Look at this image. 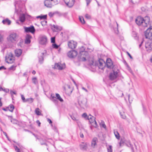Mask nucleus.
<instances>
[{"mask_svg":"<svg viewBox=\"0 0 152 152\" xmlns=\"http://www.w3.org/2000/svg\"><path fill=\"white\" fill-rule=\"evenodd\" d=\"M51 96H52L51 95ZM52 98L51 99V100L53 102H55L56 101V98L54 96H52Z\"/></svg>","mask_w":152,"mask_h":152,"instance_id":"nucleus-46","label":"nucleus"},{"mask_svg":"<svg viewBox=\"0 0 152 152\" xmlns=\"http://www.w3.org/2000/svg\"><path fill=\"white\" fill-rule=\"evenodd\" d=\"M82 89L83 90L85 91L86 92H88V90L86 88H85L83 87L82 88Z\"/></svg>","mask_w":152,"mask_h":152,"instance_id":"nucleus-61","label":"nucleus"},{"mask_svg":"<svg viewBox=\"0 0 152 152\" xmlns=\"http://www.w3.org/2000/svg\"><path fill=\"white\" fill-rule=\"evenodd\" d=\"M105 65V63L102 59H100L99 60V63L98 64V67L99 69H103Z\"/></svg>","mask_w":152,"mask_h":152,"instance_id":"nucleus-17","label":"nucleus"},{"mask_svg":"<svg viewBox=\"0 0 152 152\" xmlns=\"http://www.w3.org/2000/svg\"><path fill=\"white\" fill-rule=\"evenodd\" d=\"M79 20L80 22L83 24H84L85 23V21L84 18L82 17H79Z\"/></svg>","mask_w":152,"mask_h":152,"instance_id":"nucleus-35","label":"nucleus"},{"mask_svg":"<svg viewBox=\"0 0 152 152\" xmlns=\"http://www.w3.org/2000/svg\"><path fill=\"white\" fill-rule=\"evenodd\" d=\"M22 53V50L20 49H17L15 51V53L16 56L17 57L20 56Z\"/></svg>","mask_w":152,"mask_h":152,"instance_id":"nucleus-24","label":"nucleus"},{"mask_svg":"<svg viewBox=\"0 0 152 152\" xmlns=\"http://www.w3.org/2000/svg\"><path fill=\"white\" fill-rule=\"evenodd\" d=\"M150 18L149 17L146 16L144 18L140 17H137L136 19V23L138 26L146 27L149 24Z\"/></svg>","mask_w":152,"mask_h":152,"instance_id":"nucleus-2","label":"nucleus"},{"mask_svg":"<svg viewBox=\"0 0 152 152\" xmlns=\"http://www.w3.org/2000/svg\"><path fill=\"white\" fill-rule=\"evenodd\" d=\"M21 99L23 101V102H25V101L26 99H25V98L23 95H21Z\"/></svg>","mask_w":152,"mask_h":152,"instance_id":"nucleus-42","label":"nucleus"},{"mask_svg":"<svg viewBox=\"0 0 152 152\" xmlns=\"http://www.w3.org/2000/svg\"><path fill=\"white\" fill-rule=\"evenodd\" d=\"M56 96L57 99L61 102H63V99L61 97L60 95L58 94H56Z\"/></svg>","mask_w":152,"mask_h":152,"instance_id":"nucleus-30","label":"nucleus"},{"mask_svg":"<svg viewBox=\"0 0 152 152\" xmlns=\"http://www.w3.org/2000/svg\"><path fill=\"white\" fill-rule=\"evenodd\" d=\"M31 36L29 35H27L26 37L25 43L26 44H29L31 42L30 39L31 38Z\"/></svg>","mask_w":152,"mask_h":152,"instance_id":"nucleus-20","label":"nucleus"},{"mask_svg":"<svg viewBox=\"0 0 152 152\" xmlns=\"http://www.w3.org/2000/svg\"><path fill=\"white\" fill-rule=\"evenodd\" d=\"M82 116L83 117L85 118L86 119H88V117L87 114L86 113H84L83 114Z\"/></svg>","mask_w":152,"mask_h":152,"instance_id":"nucleus-41","label":"nucleus"},{"mask_svg":"<svg viewBox=\"0 0 152 152\" xmlns=\"http://www.w3.org/2000/svg\"><path fill=\"white\" fill-rule=\"evenodd\" d=\"M14 148L15 149V151L17 152H23L22 151H21L20 149H19V148H18L17 147V146H14Z\"/></svg>","mask_w":152,"mask_h":152,"instance_id":"nucleus-37","label":"nucleus"},{"mask_svg":"<svg viewBox=\"0 0 152 152\" xmlns=\"http://www.w3.org/2000/svg\"><path fill=\"white\" fill-rule=\"evenodd\" d=\"M93 124L92 125L94 126L96 128L97 126V124L96 123V121L95 120H94V121H93V122L92 123Z\"/></svg>","mask_w":152,"mask_h":152,"instance_id":"nucleus-39","label":"nucleus"},{"mask_svg":"<svg viewBox=\"0 0 152 152\" xmlns=\"http://www.w3.org/2000/svg\"><path fill=\"white\" fill-rule=\"evenodd\" d=\"M47 22V21L44 20L43 22H42L41 23V24L42 25V26H44V25H45L46 24Z\"/></svg>","mask_w":152,"mask_h":152,"instance_id":"nucleus-48","label":"nucleus"},{"mask_svg":"<svg viewBox=\"0 0 152 152\" xmlns=\"http://www.w3.org/2000/svg\"><path fill=\"white\" fill-rule=\"evenodd\" d=\"M123 141L122 140H121L119 142L120 146H121V144H123Z\"/></svg>","mask_w":152,"mask_h":152,"instance_id":"nucleus-59","label":"nucleus"},{"mask_svg":"<svg viewBox=\"0 0 152 152\" xmlns=\"http://www.w3.org/2000/svg\"><path fill=\"white\" fill-rule=\"evenodd\" d=\"M46 17H47L46 15H44L42 16H37L36 17V18H40L41 19H45L46 18Z\"/></svg>","mask_w":152,"mask_h":152,"instance_id":"nucleus-34","label":"nucleus"},{"mask_svg":"<svg viewBox=\"0 0 152 152\" xmlns=\"http://www.w3.org/2000/svg\"><path fill=\"white\" fill-rule=\"evenodd\" d=\"M114 31H115V32L116 34H118V28L114 29Z\"/></svg>","mask_w":152,"mask_h":152,"instance_id":"nucleus-58","label":"nucleus"},{"mask_svg":"<svg viewBox=\"0 0 152 152\" xmlns=\"http://www.w3.org/2000/svg\"><path fill=\"white\" fill-rule=\"evenodd\" d=\"M47 120H48V121L50 124H51L52 123V121H51V120L50 119H49V118H48L47 119Z\"/></svg>","mask_w":152,"mask_h":152,"instance_id":"nucleus-56","label":"nucleus"},{"mask_svg":"<svg viewBox=\"0 0 152 152\" xmlns=\"http://www.w3.org/2000/svg\"><path fill=\"white\" fill-rule=\"evenodd\" d=\"M35 113L37 115H41V111L38 108L35 109Z\"/></svg>","mask_w":152,"mask_h":152,"instance_id":"nucleus-29","label":"nucleus"},{"mask_svg":"<svg viewBox=\"0 0 152 152\" xmlns=\"http://www.w3.org/2000/svg\"><path fill=\"white\" fill-rule=\"evenodd\" d=\"M5 69L6 68L4 66H2L0 67V70H5Z\"/></svg>","mask_w":152,"mask_h":152,"instance_id":"nucleus-52","label":"nucleus"},{"mask_svg":"<svg viewBox=\"0 0 152 152\" xmlns=\"http://www.w3.org/2000/svg\"><path fill=\"white\" fill-rule=\"evenodd\" d=\"M68 46L70 48L72 49H74L77 46V43L73 41H70L68 42Z\"/></svg>","mask_w":152,"mask_h":152,"instance_id":"nucleus-15","label":"nucleus"},{"mask_svg":"<svg viewBox=\"0 0 152 152\" xmlns=\"http://www.w3.org/2000/svg\"><path fill=\"white\" fill-rule=\"evenodd\" d=\"M77 54V52L75 50H72L69 51L67 53L68 56L70 58H74Z\"/></svg>","mask_w":152,"mask_h":152,"instance_id":"nucleus-10","label":"nucleus"},{"mask_svg":"<svg viewBox=\"0 0 152 152\" xmlns=\"http://www.w3.org/2000/svg\"><path fill=\"white\" fill-rule=\"evenodd\" d=\"M107 151L108 152H112V146H109V148H107Z\"/></svg>","mask_w":152,"mask_h":152,"instance_id":"nucleus-40","label":"nucleus"},{"mask_svg":"<svg viewBox=\"0 0 152 152\" xmlns=\"http://www.w3.org/2000/svg\"><path fill=\"white\" fill-rule=\"evenodd\" d=\"M53 48L57 49L58 48V46L56 44H53Z\"/></svg>","mask_w":152,"mask_h":152,"instance_id":"nucleus-43","label":"nucleus"},{"mask_svg":"<svg viewBox=\"0 0 152 152\" xmlns=\"http://www.w3.org/2000/svg\"><path fill=\"white\" fill-rule=\"evenodd\" d=\"M87 99H86L80 97L78 100V102L80 106L82 108H84L87 106Z\"/></svg>","mask_w":152,"mask_h":152,"instance_id":"nucleus-5","label":"nucleus"},{"mask_svg":"<svg viewBox=\"0 0 152 152\" xmlns=\"http://www.w3.org/2000/svg\"><path fill=\"white\" fill-rule=\"evenodd\" d=\"M66 5L69 7H72L74 5L75 0H64Z\"/></svg>","mask_w":152,"mask_h":152,"instance_id":"nucleus-13","label":"nucleus"},{"mask_svg":"<svg viewBox=\"0 0 152 152\" xmlns=\"http://www.w3.org/2000/svg\"><path fill=\"white\" fill-rule=\"evenodd\" d=\"M7 109L8 110L12 112L14 109V107L12 104H11L7 107Z\"/></svg>","mask_w":152,"mask_h":152,"instance_id":"nucleus-28","label":"nucleus"},{"mask_svg":"<svg viewBox=\"0 0 152 152\" xmlns=\"http://www.w3.org/2000/svg\"><path fill=\"white\" fill-rule=\"evenodd\" d=\"M145 38L150 39H152V28H148L145 32Z\"/></svg>","mask_w":152,"mask_h":152,"instance_id":"nucleus-7","label":"nucleus"},{"mask_svg":"<svg viewBox=\"0 0 152 152\" xmlns=\"http://www.w3.org/2000/svg\"><path fill=\"white\" fill-rule=\"evenodd\" d=\"M85 17L87 19H90L91 18V16L88 14L86 15Z\"/></svg>","mask_w":152,"mask_h":152,"instance_id":"nucleus-44","label":"nucleus"},{"mask_svg":"<svg viewBox=\"0 0 152 152\" xmlns=\"http://www.w3.org/2000/svg\"><path fill=\"white\" fill-rule=\"evenodd\" d=\"M9 90L8 89H7L6 91H5V89L4 90L1 87H0V91H4L6 92H7Z\"/></svg>","mask_w":152,"mask_h":152,"instance_id":"nucleus-51","label":"nucleus"},{"mask_svg":"<svg viewBox=\"0 0 152 152\" xmlns=\"http://www.w3.org/2000/svg\"><path fill=\"white\" fill-rule=\"evenodd\" d=\"M53 67L59 70H62L65 68V64H61L60 63H56Z\"/></svg>","mask_w":152,"mask_h":152,"instance_id":"nucleus-8","label":"nucleus"},{"mask_svg":"<svg viewBox=\"0 0 152 152\" xmlns=\"http://www.w3.org/2000/svg\"><path fill=\"white\" fill-rule=\"evenodd\" d=\"M146 50L150 52L152 50V42H147L145 45Z\"/></svg>","mask_w":152,"mask_h":152,"instance_id":"nucleus-16","label":"nucleus"},{"mask_svg":"<svg viewBox=\"0 0 152 152\" xmlns=\"http://www.w3.org/2000/svg\"><path fill=\"white\" fill-rule=\"evenodd\" d=\"M114 133L116 137L118 139L120 138L119 134L117 131H114Z\"/></svg>","mask_w":152,"mask_h":152,"instance_id":"nucleus-33","label":"nucleus"},{"mask_svg":"<svg viewBox=\"0 0 152 152\" xmlns=\"http://www.w3.org/2000/svg\"><path fill=\"white\" fill-rule=\"evenodd\" d=\"M120 113L122 118L124 119L126 118V116L124 112H120Z\"/></svg>","mask_w":152,"mask_h":152,"instance_id":"nucleus-32","label":"nucleus"},{"mask_svg":"<svg viewBox=\"0 0 152 152\" xmlns=\"http://www.w3.org/2000/svg\"><path fill=\"white\" fill-rule=\"evenodd\" d=\"M119 72L118 70L115 71L113 70V72L111 73L109 76L110 79L113 80L115 79L118 76V73Z\"/></svg>","mask_w":152,"mask_h":152,"instance_id":"nucleus-9","label":"nucleus"},{"mask_svg":"<svg viewBox=\"0 0 152 152\" xmlns=\"http://www.w3.org/2000/svg\"><path fill=\"white\" fill-rule=\"evenodd\" d=\"M53 0H45L44 2L45 5L47 7H51L53 6Z\"/></svg>","mask_w":152,"mask_h":152,"instance_id":"nucleus-14","label":"nucleus"},{"mask_svg":"<svg viewBox=\"0 0 152 152\" xmlns=\"http://www.w3.org/2000/svg\"><path fill=\"white\" fill-rule=\"evenodd\" d=\"M80 137L81 138H83V137H84V135H83V133H82L81 132H80Z\"/></svg>","mask_w":152,"mask_h":152,"instance_id":"nucleus-55","label":"nucleus"},{"mask_svg":"<svg viewBox=\"0 0 152 152\" xmlns=\"http://www.w3.org/2000/svg\"><path fill=\"white\" fill-rule=\"evenodd\" d=\"M88 144L87 142H82L79 145L80 149L83 151L87 150L88 147Z\"/></svg>","mask_w":152,"mask_h":152,"instance_id":"nucleus-12","label":"nucleus"},{"mask_svg":"<svg viewBox=\"0 0 152 152\" xmlns=\"http://www.w3.org/2000/svg\"><path fill=\"white\" fill-rule=\"evenodd\" d=\"M88 119L89 120L90 123H92L95 120V118L94 116L90 115L88 117Z\"/></svg>","mask_w":152,"mask_h":152,"instance_id":"nucleus-26","label":"nucleus"},{"mask_svg":"<svg viewBox=\"0 0 152 152\" xmlns=\"http://www.w3.org/2000/svg\"><path fill=\"white\" fill-rule=\"evenodd\" d=\"M16 66L14 65H12L9 68V70H14L15 69Z\"/></svg>","mask_w":152,"mask_h":152,"instance_id":"nucleus-38","label":"nucleus"},{"mask_svg":"<svg viewBox=\"0 0 152 152\" xmlns=\"http://www.w3.org/2000/svg\"><path fill=\"white\" fill-rule=\"evenodd\" d=\"M33 82L35 84H37L38 83V82L37 80L36 77H34L32 79Z\"/></svg>","mask_w":152,"mask_h":152,"instance_id":"nucleus-36","label":"nucleus"},{"mask_svg":"<svg viewBox=\"0 0 152 152\" xmlns=\"http://www.w3.org/2000/svg\"><path fill=\"white\" fill-rule=\"evenodd\" d=\"M3 40V37L0 34V42L2 41Z\"/></svg>","mask_w":152,"mask_h":152,"instance_id":"nucleus-54","label":"nucleus"},{"mask_svg":"<svg viewBox=\"0 0 152 152\" xmlns=\"http://www.w3.org/2000/svg\"><path fill=\"white\" fill-rule=\"evenodd\" d=\"M127 54L129 56V57L131 58V59H132L133 58L132 57V56L130 54V53L128 52H127Z\"/></svg>","mask_w":152,"mask_h":152,"instance_id":"nucleus-57","label":"nucleus"},{"mask_svg":"<svg viewBox=\"0 0 152 152\" xmlns=\"http://www.w3.org/2000/svg\"><path fill=\"white\" fill-rule=\"evenodd\" d=\"M37 123L38 124V125L39 126H40L41 123L39 120H37Z\"/></svg>","mask_w":152,"mask_h":152,"instance_id":"nucleus-60","label":"nucleus"},{"mask_svg":"<svg viewBox=\"0 0 152 152\" xmlns=\"http://www.w3.org/2000/svg\"><path fill=\"white\" fill-rule=\"evenodd\" d=\"M2 22L4 24L10 25L11 24V21L7 18L3 20L2 21Z\"/></svg>","mask_w":152,"mask_h":152,"instance_id":"nucleus-25","label":"nucleus"},{"mask_svg":"<svg viewBox=\"0 0 152 152\" xmlns=\"http://www.w3.org/2000/svg\"><path fill=\"white\" fill-rule=\"evenodd\" d=\"M2 110L5 111H7L8 110V109H7V107L6 108H3Z\"/></svg>","mask_w":152,"mask_h":152,"instance_id":"nucleus-64","label":"nucleus"},{"mask_svg":"<svg viewBox=\"0 0 152 152\" xmlns=\"http://www.w3.org/2000/svg\"><path fill=\"white\" fill-rule=\"evenodd\" d=\"M127 69L130 72H132V70L129 67V66L128 65H127Z\"/></svg>","mask_w":152,"mask_h":152,"instance_id":"nucleus-49","label":"nucleus"},{"mask_svg":"<svg viewBox=\"0 0 152 152\" xmlns=\"http://www.w3.org/2000/svg\"><path fill=\"white\" fill-rule=\"evenodd\" d=\"M79 53L78 56V60L80 61H84L89 60V56L88 52L85 51L84 47L79 48L78 50Z\"/></svg>","mask_w":152,"mask_h":152,"instance_id":"nucleus-1","label":"nucleus"},{"mask_svg":"<svg viewBox=\"0 0 152 152\" xmlns=\"http://www.w3.org/2000/svg\"><path fill=\"white\" fill-rule=\"evenodd\" d=\"M92 0H86V2L87 5V6L90 3L91 1Z\"/></svg>","mask_w":152,"mask_h":152,"instance_id":"nucleus-45","label":"nucleus"},{"mask_svg":"<svg viewBox=\"0 0 152 152\" xmlns=\"http://www.w3.org/2000/svg\"><path fill=\"white\" fill-rule=\"evenodd\" d=\"M33 134L37 138V139H38L39 140L40 142L41 143V145H46V142L47 141V139H45L44 140L42 138H40V139L38 138L34 134Z\"/></svg>","mask_w":152,"mask_h":152,"instance_id":"nucleus-19","label":"nucleus"},{"mask_svg":"<svg viewBox=\"0 0 152 152\" xmlns=\"http://www.w3.org/2000/svg\"><path fill=\"white\" fill-rule=\"evenodd\" d=\"M43 55H44L43 53H39V62L40 64H42V61L43 60Z\"/></svg>","mask_w":152,"mask_h":152,"instance_id":"nucleus-23","label":"nucleus"},{"mask_svg":"<svg viewBox=\"0 0 152 152\" xmlns=\"http://www.w3.org/2000/svg\"><path fill=\"white\" fill-rule=\"evenodd\" d=\"M34 100L32 98L27 99H26L25 102H28L29 103H32Z\"/></svg>","mask_w":152,"mask_h":152,"instance_id":"nucleus-31","label":"nucleus"},{"mask_svg":"<svg viewBox=\"0 0 152 152\" xmlns=\"http://www.w3.org/2000/svg\"><path fill=\"white\" fill-rule=\"evenodd\" d=\"M39 41L40 44L43 45H46L47 42V38L45 35H40L39 38Z\"/></svg>","mask_w":152,"mask_h":152,"instance_id":"nucleus-6","label":"nucleus"},{"mask_svg":"<svg viewBox=\"0 0 152 152\" xmlns=\"http://www.w3.org/2000/svg\"><path fill=\"white\" fill-rule=\"evenodd\" d=\"M97 139L96 137L94 138L91 142V146L94 148L96 144V142L97 141Z\"/></svg>","mask_w":152,"mask_h":152,"instance_id":"nucleus-22","label":"nucleus"},{"mask_svg":"<svg viewBox=\"0 0 152 152\" xmlns=\"http://www.w3.org/2000/svg\"><path fill=\"white\" fill-rule=\"evenodd\" d=\"M19 19L21 22H23L25 20V16L24 14H22L20 15Z\"/></svg>","mask_w":152,"mask_h":152,"instance_id":"nucleus-27","label":"nucleus"},{"mask_svg":"<svg viewBox=\"0 0 152 152\" xmlns=\"http://www.w3.org/2000/svg\"><path fill=\"white\" fill-rule=\"evenodd\" d=\"M106 65L107 67L111 68L113 67V64L110 58H108L106 61Z\"/></svg>","mask_w":152,"mask_h":152,"instance_id":"nucleus-18","label":"nucleus"},{"mask_svg":"<svg viewBox=\"0 0 152 152\" xmlns=\"http://www.w3.org/2000/svg\"><path fill=\"white\" fill-rule=\"evenodd\" d=\"M10 93L12 94H16V93L14 91H10Z\"/></svg>","mask_w":152,"mask_h":152,"instance_id":"nucleus-62","label":"nucleus"},{"mask_svg":"<svg viewBox=\"0 0 152 152\" xmlns=\"http://www.w3.org/2000/svg\"><path fill=\"white\" fill-rule=\"evenodd\" d=\"M51 27L53 30L55 31H57L59 30H60L61 29L60 27L54 25L51 26Z\"/></svg>","mask_w":152,"mask_h":152,"instance_id":"nucleus-21","label":"nucleus"},{"mask_svg":"<svg viewBox=\"0 0 152 152\" xmlns=\"http://www.w3.org/2000/svg\"><path fill=\"white\" fill-rule=\"evenodd\" d=\"M148 26H149L150 27L149 28H152V22H150V21H149V24Z\"/></svg>","mask_w":152,"mask_h":152,"instance_id":"nucleus-50","label":"nucleus"},{"mask_svg":"<svg viewBox=\"0 0 152 152\" xmlns=\"http://www.w3.org/2000/svg\"><path fill=\"white\" fill-rule=\"evenodd\" d=\"M51 42L52 43H54L55 42V37H53L51 38Z\"/></svg>","mask_w":152,"mask_h":152,"instance_id":"nucleus-47","label":"nucleus"},{"mask_svg":"<svg viewBox=\"0 0 152 152\" xmlns=\"http://www.w3.org/2000/svg\"><path fill=\"white\" fill-rule=\"evenodd\" d=\"M24 29L26 32H31L33 34L34 33L35 31V29L34 27L33 26H31L29 27H24Z\"/></svg>","mask_w":152,"mask_h":152,"instance_id":"nucleus-11","label":"nucleus"},{"mask_svg":"<svg viewBox=\"0 0 152 152\" xmlns=\"http://www.w3.org/2000/svg\"><path fill=\"white\" fill-rule=\"evenodd\" d=\"M5 60L7 63L12 64L15 61V57L11 53H8L6 55Z\"/></svg>","mask_w":152,"mask_h":152,"instance_id":"nucleus-4","label":"nucleus"},{"mask_svg":"<svg viewBox=\"0 0 152 152\" xmlns=\"http://www.w3.org/2000/svg\"><path fill=\"white\" fill-rule=\"evenodd\" d=\"M128 98H129V102H132V99L130 100V97L129 95H128Z\"/></svg>","mask_w":152,"mask_h":152,"instance_id":"nucleus-63","label":"nucleus"},{"mask_svg":"<svg viewBox=\"0 0 152 152\" xmlns=\"http://www.w3.org/2000/svg\"><path fill=\"white\" fill-rule=\"evenodd\" d=\"M18 37V35L16 33H11L7 38L8 41L10 42L14 43L16 42Z\"/></svg>","mask_w":152,"mask_h":152,"instance_id":"nucleus-3","label":"nucleus"},{"mask_svg":"<svg viewBox=\"0 0 152 152\" xmlns=\"http://www.w3.org/2000/svg\"><path fill=\"white\" fill-rule=\"evenodd\" d=\"M71 117L72 118V119L74 121L77 120L76 118H75L74 116L71 115Z\"/></svg>","mask_w":152,"mask_h":152,"instance_id":"nucleus-53","label":"nucleus"}]
</instances>
